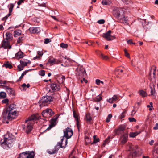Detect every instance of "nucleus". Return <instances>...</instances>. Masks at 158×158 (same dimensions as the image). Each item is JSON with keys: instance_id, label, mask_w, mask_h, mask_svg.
<instances>
[{"instance_id": "1", "label": "nucleus", "mask_w": 158, "mask_h": 158, "mask_svg": "<svg viewBox=\"0 0 158 158\" xmlns=\"http://www.w3.org/2000/svg\"><path fill=\"white\" fill-rule=\"evenodd\" d=\"M39 118V116L38 114H33L29 117L27 119L25 120V122L27 123L26 130V132L27 134L29 133L33 129V120H37Z\"/></svg>"}, {"instance_id": "2", "label": "nucleus", "mask_w": 158, "mask_h": 158, "mask_svg": "<svg viewBox=\"0 0 158 158\" xmlns=\"http://www.w3.org/2000/svg\"><path fill=\"white\" fill-rule=\"evenodd\" d=\"M0 143L2 147L4 149H8L12 147L13 140L9 136V134L7 133L4 135L3 141L2 142H1Z\"/></svg>"}, {"instance_id": "3", "label": "nucleus", "mask_w": 158, "mask_h": 158, "mask_svg": "<svg viewBox=\"0 0 158 158\" xmlns=\"http://www.w3.org/2000/svg\"><path fill=\"white\" fill-rule=\"evenodd\" d=\"M63 138H62L61 140V142H58L57 144L55 146L53 149L51 150H48L47 151V152L49 154L52 155L56 153L59 150L60 148H64L65 145H63Z\"/></svg>"}, {"instance_id": "4", "label": "nucleus", "mask_w": 158, "mask_h": 158, "mask_svg": "<svg viewBox=\"0 0 158 158\" xmlns=\"http://www.w3.org/2000/svg\"><path fill=\"white\" fill-rule=\"evenodd\" d=\"M52 100V99L51 97L49 96H44L42 97L41 100L39 101V105L42 107L47 106Z\"/></svg>"}, {"instance_id": "5", "label": "nucleus", "mask_w": 158, "mask_h": 158, "mask_svg": "<svg viewBox=\"0 0 158 158\" xmlns=\"http://www.w3.org/2000/svg\"><path fill=\"white\" fill-rule=\"evenodd\" d=\"M34 156L33 151H26L20 154L17 158H34Z\"/></svg>"}, {"instance_id": "6", "label": "nucleus", "mask_w": 158, "mask_h": 158, "mask_svg": "<svg viewBox=\"0 0 158 158\" xmlns=\"http://www.w3.org/2000/svg\"><path fill=\"white\" fill-rule=\"evenodd\" d=\"M64 135L63 138V140H64V137L66 138L65 140V144L64 145H65V147L67 143V139L70 138L73 135V132L72 130L70 128L67 127L66 128V130L64 131Z\"/></svg>"}, {"instance_id": "7", "label": "nucleus", "mask_w": 158, "mask_h": 158, "mask_svg": "<svg viewBox=\"0 0 158 158\" xmlns=\"http://www.w3.org/2000/svg\"><path fill=\"white\" fill-rule=\"evenodd\" d=\"M76 70V74L79 77H83L86 74L85 69L82 66H78Z\"/></svg>"}, {"instance_id": "8", "label": "nucleus", "mask_w": 158, "mask_h": 158, "mask_svg": "<svg viewBox=\"0 0 158 158\" xmlns=\"http://www.w3.org/2000/svg\"><path fill=\"white\" fill-rule=\"evenodd\" d=\"M113 15L115 18L119 19L120 16L121 14L123 13V9L121 8H114L113 10Z\"/></svg>"}, {"instance_id": "9", "label": "nucleus", "mask_w": 158, "mask_h": 158, "mask_svg": "<svg viewBox=\"0 0 158 158\" xmlns=\"http://www.w3.org/2000/svg\"><path fill=\"white\" fill-rule=\"evenodd\" d=\"M42 114L43 117L47 118L52 116L54 114V113L51 109L47 108L42 112Z\"/></svg>"}, {"instance_id": "10", "label": "nucleus", "mask_w": 158, "mask_h": 158, "mask_svg": "<svg viewBox=\"0 0 158 158\" xmlns=\"http://www.w3.org/2000/svg\"><path fill=\"white\" fill-rule=\"evenodd\" d=\"M11 45H10V41L3 40L0 45V48H3L4 49H10Z\"/></svg>"}, {"instance_id": "11", "label": "nucleus", "mask_w": 158, "mask_h": 158, "mask_svg": "<svg viewBox=\"0 0 158 158\" xmlns=\"http://www.w3.org/2000/svg\"><path fill=\"white\" fill-rule=\"evenodd\" d=\"M59 116V115L57 114L51 120L50 124L49 125V127L46 129V130H50L52 128L56 125V120L58 118Z\"/></svg>"}, {"instance_id": "12", "label": "nucleus", "mask_w": 158, "mask_h": 158, "mask_svg": "<svg viewBox=\"0 0 158 158\" xmlns=\"http://www.w3.org/2000/svg\"><path fill=\"white\" fill-rule=\"evenodd\" d=\"M111 33V31L110 30H109L104 34L103 37L108 41L113 40L115 39V37L114 36L111 35H110Z\"/></svg>"}, {"instance_id": "13", "label": "nucleus", "mask_w": 158, "mask_h": 158, "mask_svg": "<svg viewBox=\"0 0 158 158\" xmlns=\"http://www.w3.org/2000/svg\"><path fill=\"white\" fill-rule=\"evenodd\" d=\"M3 88L6 90L8 94L10 96H15V91L12 88L9 87L7 86H4Z\"/></svg>"}, {"instance_id": "14", "label": "nucleus", "mask_w": 158, "mask_h": 158, "mask_svg": "<svg viewBox=\"0 0 158 158\" xmlns=\"http://www.w3.org/2000/svg\"><path fill=\"white\" fill-rule=\"evenodd\" d=\"M9 112L6 110L4 111L2 113V117L3 118V123H8L9 122L8 120V113Z\"/></svg>"}, {"instance_id": "15", "label": "nucleus", "mask_w": 158, "mask_h": 158, "mask_svg": "<svg viewBox=\"0 0 158 158\" xmlns=\"http://www.w3.org/2000/svg\"><path fill=\"white\" fill-rule=\"evenodd\" d=\"M30 33H38L40 31V30L39 27H31L29 29Z\"/></svg>"}, {"instance_id": "16", "label": "nucleus", "mask_w": 158, "mask_h": 158, "mask_svg": "<svg viewBox=\"0 0 158 158\" xmlns=\"http://www.w3.org/2000/svg\"><path fill=\"white\" fill-rule=\"evenodd\" d=\"M16 114V112L15 111H14L12 112H9L8 113V120H11L14 119L15 117V115Z\"/></svg>"}, {"instance_id": "17", "label": "nucleus", "mask_w": 158, "mask_h": 158, "mask_svg": "<svg viewBox=\"0 0 158 158\" xmlns=\"http://www.w3.org/2000/svg\"><path fill=\"white\" fill-rule=\"evenodd\" d=\"M6 38L3 40L10 41L12 40L13 36L12 34L9 32H7L5 35Z\"/></svg>"}, {"instance_id": "18", "label": "nucleus", "mask_w": 158, "mask_h": 158, "mask_svg": "<svg viewBox=\"0 0 158 158\" xmlns=\"http://www.w3.org/2000/svg\"><path fill=\"white\" fill-rule=\"evenodd\" d=\"M50 87L52 89V91L53 92L55 91L58 90L60 89V87L58 85L55 84H52L50 85Z\"/></svg>"}, {"instance_id": "19", "label": "nucleus", "mask_w": 158, "mask_h": 158, "mask_svg": "<svg viewBox=\"0 0 158 158\" xmlns=\"http://www.w3.org/2000/svg\"><path fill=\"white\" fill-rule=\"evenodd\" d=\"M118 98L116 95H114L111 98H110L107 100L108 102L110 103H112L114 102H116L118 99Z\"/></svg>"}, {"instance_id": "20", "label": "nucleus", "mask_w": 158, "mask_h": 158, "mask_svg": "<svg viewBox=\"0 0 158 158\" xmlns=\"http://www.w3.org/2000/svg\"><path fill=\"white\" fill-rule=\"evenodd\" d=\"M20 63L22 65L25 66H27L28 64L30 63L31 62L27 59H23L20 60Z\"/></svg>"}, {"instance_id": "21", "label": "nucleus", "mask_w": 158, "mask_h": 158, "mask_svg": "<svg viewBox=\"0 0 158 158\" xmlns=\"http://www.w3.org/2000/svg\"><path fill=\"white\" fill-rule=\"evenodd\" d=\"M16 108V106L14 104H12L10 105L6 109V110L9 112H12Z\"/></svg>"}, {"instance_id": "22", "label": "nucleus", "mask_w": 158, "mask_h": 158, "mask_svg": "<svg viewBox=\"0 0 158 158\" xmlns=\"http://www.w3.org/2000/svg\"><path fill=\"white\" fill-rule=\"evenodd\" d=\"M60 63V61H59V62H57L56 61L55 59L52 57H50L48 60V63L47 64H53L58 63Z\"/></svg>"}, {"instance_id": "23", "label": "nucleus", "mask_w": 158, "mask_h": 158, "mask_svg": "<svg viewBox=\"0 0 158 158\" xmlns=\"http://www.w3.org/2000/svg\"><path fill=\"white\" fill-rule=\"evenodd\" d=\"M128 135L126 134L122 136V140L121 141V143L122 144H124L127 140Z\"/></svg>"}, {"instance_id": "24", "label": "nucleus", "mask_w": 158, "mask_h": 158, "mask_svg": "<svg viewBox=\"0 0 158 158\" xmlns=\"http://www.w3.org/2000/svg\"><path fill=\"white\" fill-rule=\"evenodd\" d=\"M141 132V131L138 132H130L129 134V136L130 137H135V136L138 135Z\"/></svg>"}, {"instance_id": "25", "label": "nucleus", "mask_w": 158, "mask_h": 158, "mask_svg": "<svg viewBox=\"0 0 158 158\" xmlns=\"http://www.w3.org/2000/svg\"><path fill=\"white\" fill-rule=\"evenodd\" d=\"M23 57V53L21 51H19L15 54V57L17 59L22 58Z\"/></svg>"}, {"instance_id": "26", "label": "nucleus", "mask_w": 158, "mask_h": 158, "mask_svg": "<svg viewBox=\"0 0 158 158\" xmlns=\"http://www.w3.org/2000/svg\"><path fill=\"white\" fill-rule=\"evenodd\" d=\"M125 126L123 125L120 126L119 128L116 130V134H118V132L123 131L125 128Z\"/></svg>"}, {"instance_id": "27", "label": "nucleus", "mask_w": 158, "mask_h": 158, "mask_svg": "<svg viewBox=\"0 0 158 158\" xmlns=\"http://www.w3.org/2000/svg\"><path fill=\"white\" fill-rule=\"evenodd\" d=\"M21 31L19 30L15 31L14 32V36L15 37H17L21 35Z\"/></svg>"}, {"instance_id": "28", "label": "nucleus", "mask_w": 158, "mask_h": 158, "mask_svg": "<svg viewBox=\"0 0 158 158\" xmlns=\"http://www.w3.org/2000/svg\"><path fill=\"white\" fill-rule=\"evenodd\" d=\"M115 73L116 74H118V77L122 76L123 74V70L118 69H117L115 70Z\"/></svg>"}, {"instance_id": "29", "label": "nucleus", "mask_w": 158, "mask_h": 158, "mask_svg": "<svg viewBox=\"0 0 158 158\" xmlns=\"http://www.w3.org/2000/svg\"><path fill=\"white\" fill-rule=\"evenodd\" d=\"M86 119L87 121L88 122L90 123H91V122L92 120V118L89 113H87L86 114Z\"/></svg>"}, {"instance_id": "30", "label": "nucleus", "mask_w": 158, "mask_h": 158, "mask_svg": "<svg viewBox=\"0 0 158 158\" xmlns=\"http://www.w3.org/2000/svg\"><path fill=\"white\" fill-rule=\"evenodd\" d=\"M139 93L140 95L143 97H145L147 96V94L146 92L142 90H140Z\"/></svg>"}, {"instance_id": "31", "label": "nucleus", "mask_w": 158, "mask_h": 158, "mask_svg": "<svg viewBox=\"0 0 158 158\" xmlns=\"http://www.w3.org/2000/svg\"><path fill=\"white\" fill-rule=\"evenodd\" d=\"M93 139L94 140L93 142L91 143V144H95L97 142H99V139L98 138H96V135H94L93 136Z\"/></svg>"}, {"instance_id": "32", "label": "nucleus", "mask_w": 158, "mask_h": 158, "mask_svg": "<svg viewBox=\"0 0 158 158\" xmlns=\"http://www.w3.org/2000/svg\"><path fill=\"white\" fill-rule=\"evenodd\" d=\"M6 96V93L4 92H1L0 93V98H5Z\"/></svg>"}, {"instance_id": "33", "label": "nucleus", "mask_w": 158, "mask_h": 158, "mask_svg": "<svg viewBox=\"0 0 158 158\" xmlns=\"http://www.w3.org/2000/svg\"><path fill=\"white\" fill-rule=\"evenodd\" d=\"M3 66H5L6 68H8L9 69H11L12 67V65L8 63H6V64H4L3 65Z\"/></svg>"}, {"instance_id": "34", "label": "nucleus", "mask_w": 158, "mask_h": 158, "mask_svg": "<svg viewBox=\"0 0 158 158\" xmlns=\"http://www.w3.org/2000/svg\"><path fill=\"white\" fill-rule=\"evenodd\" d=\"M151 89V94L149 95H154V94L155 93V91L154 89V85H153V88L150 86Z\"/></svg>"}, {"instance_id": "35", "label": "nucleus", "mask_w": 158, "mask_h": 158, "mask_svg": "<svg viewBox=\"0 0 158 158\" xmlns=\"http://www.w3.org/2000/svg\"><path fill=\"white\" fill-rule=\"evenodd\" d=\"M14 6V4L13 3H11L9 5V11L10 13L12 12Z\"/></svg>"}, {"instance_id": "36", "label": "nucleus", "mask_w": 158, "mask_h": 158, "mask_svg": "<svg viewBox=\"0 0 158 158\" xmlns=\"http://www.w3.org/2000/svg\"><path fill=\"white\" fill-rule=\"evenodd\" d=\"M24 39V36L23 35V36H21L19 37L18 38V40H17V43L18 44H19Z\"/></svg>"}, {"instance_id": "37", "label": "nucleus", "mask_w": 158, "mask_h": 158, "mask_svg": "<svg viewBox=\"0 0 158 158\" xmlns=\"http://www.w3.org/2000/svg\"><path fill=\"white\" fill-rule=\"evenodd\" d=\"M21 86L23 88V90H26L25 88L26 87L27 88H29L30 86V85L29 84L26 85L25 83H24Z\"/></svg>"}, {"instance_id": "38", "label": "nucleus", "mask_w": 158, "mask_h": 158, "mask_svg": "<svg viewBox=\"0 0 158 158\" xmlns=\"http://www.w3.org/2000/svg\"><path fill=\"white\" fill-rule=\"evenodd\" d=\"M101 94H100L94 100L96 102H99L101 101L102 99V97L101 95Z\"/></svg>"}, {"instance_id": "39", "label": "nucleus", "mask_w": 158, "mask_h": 158, "mask_svg": "<svg viewBox=\"0 0 158 158\" xmlns=\"http://www.w3.org/2000/svg\"><path fill=\"white\" fill-rule=\"evenodd\" d=\"M85 143L86 145L90 143H91V139L88 137H85Z\"/></svg>"}, {"instance_id": "40", "label": "nucleus", "mask_w": 158, "mask_h": 158, "mask_svg": "<svg viewBox=\"0 0 158 158\" xmlns=\"http://www.w3.org/2000/svg\"><path fill=\"white\" fill-rule=\"evenodd\" d=\"M112 116L111 114H109L108 115V116L106 119V123L109 122L110 121L111 118L112 117Z\"/></svg>"}, {"instance_id": "41", "label": "nucleus", "mask_w": 158, "mask_h": 158, "mask_svg": "<svg viewBox=\"0 0 158 158\" xmlns=\"http://www.w3.org/2000/svg\"><path fill=\"white\" fill-rule=\"evenodd\" d=\"M73 117L75 118V120H77L78 118V116L74 110H73Z\"/></svg>"}, {"instance_id": "42", "label": "nucleus", "mask_w": 158, "mask_h": 158, "mask_svg": "<svg viewBox=\"0 0 158 158\" xmlns=\"http://www.w3.org/2000/svg\"><path fill=\"white\" fill-rule=\"evenodd\" d=\"M68 44H64V43H62L60 44V46L64 48H67L68 47Z\"/></svg>"}, {"instance_id": "43", "label": "nucleus", "mask_w": 158, "mask_h": 158, "mask_svg": "<svg viewBox=\"0 0 158 158\" xmlns=\"http://www.w3.org/2000/svg\"><path fill=\"white\" fill-rule=\"evenodd\" d=\"M39 74L42 76H44L45 74V71L44 70H41L39 71Z\"/></svg>"}, {"instance_id": "44", "label": "nucleus", "mask_w": 158, "mask_h": 158, "mask_svg": "<svg viewBox=\"0 0 158 158\" xmlns=\"http://www.w3.org/2000/svg\"><path fill=\"white\" fill-rule=\"evenodd\" d=\"M7 81H6L0 80V86H2L4 87V85L2 84H6Z\"/></svg>"}, {"instance_id": "45", "label": "nucleus", "mask_w": 158, "mask_h": 158, "mask_svg": "<svg viewBox=\"0 0 158 158\" xmlns=\"http://www.w3.org/2000/svg\"><path fill=\"white\" fill-rule=\"evenodd\" d=\"M24 66H23L21 64V65H19L18 66V68L19 69V71H21L23 69Z\"/></svg>"}, {"instance_id": "46", "label": "nucleus", "mask_w": 158, "mask_h": 158, "mask_svg": "<svg viewBox=\"0 0 158 158\" xmlns=\"http://www.w3.org/2000/svg\"><path fill=\"white\" fill-rule=\"evenodd\" d=\"M126 113V112L125 111H124L120 115V118L122 119L125 117Z\"/></svg>"}, {"instance_id": "47", "label": "nucleus", "mask_w": 158, "mask_h": 158, "mask_svg": "<svg viewBox=\"0 0 158 158\" xmlns=\"http://www.w3.org/2000/svg\"><path fill=\"white\" fill-rule=\"evenodd\" d=\"M101 56L102 58L105 60H107L108 59V57L106 56H104L102 54H101Z\"/></svg>"}, {"instance_id": "48", "label": "nucleus", "mask_w": 158, "mask_h": 158, "mask_svg": "<svg viewBox=\"0 0 158 158\" xmlns=\"http://www.w3.org/2000/svg\"><path fill=\"white\" fill-rule=\"evenodd\" d=\"M131 154L132 156L133 157H136L137 156V153L136 152V151H135V152H134L131 153Z\"/></svg>"}, {"instance_id": "49", "label": "nucleus", "mask_w": 158, "mask_h": 158, "mask_svg": "<svg viewBox=\"0 0 158 158\" xmlns=\"http://www.w3.org/2000/svg\"><path fill=\"white\" fill-rule=\"evenodd\" d=\"M128 119L130 122H136V120L134 118H129Z\"/></svg>"}, {"instance_id": "50", "label": "nucleus", "mask_w": 158, "mask_h": 158, "mask_svg": "<svg viewBox=\"0 0 158 158\" xmlns=\"http://www.w3.org/2000/svg\"><path fill=\"white\" fill-rule=\"evenodd\" d=\"M105 21L103 19H100L98 21V23L100 24H102L105 23Z\"/></svg>"}, {"instance_id": "51", "label": "nucleus", "mask_w": 158, "mask_h": 158, "mask_svg": "<svg viewBox=\"0 0 158 158\" xmlns=\"http://www.w3.org/2000/svg\"><path fill=\"white\" fill-rule=\"evenodd\" d=\"M124 52L125 54V56L129 58L130 57V55L127 52L126 49H124Z\"/></svg>"}, {"instance_id": "52", "label": "nucleus", "mask_w": 158, "mask_h": 158, "mask_svg": "<svg viewBox=\"0 0 158 158\" xmlns=\"http://www.w3.org/2000/svg\"><path fill=\"white\" fill-rule=\"evenodd\" d=\"M8 99L6 98L2 101V103L8 104Z\"/></svg>"}, {"instance_id": "53", "label": "nucleus", "mask_w": 158, "mask_h": 158, "mask_svg": "<svg viewBox=\"0 0 158 158\" xmlns=\"http://www.w3.org/2000/svg\"><path fill=\"white\" fill-rule=\"evenodd\" d=\"M156 67L153 69V78L156 80Z\"/></svg>"}, {"instance_id": "54", "label": "nucleus", "mask_w": 158, "mask_h": 158, "mask_svg": "<svg viewBox=\"0 0 158 158\" xmlns=\"http://www.w3.org/2000/svg\"><path fill=\"white\" fill-rule=\"evenodd\" d=\"M50 41H51V40L50 39H48V38H47V39H45V41H44V43L45 44H47L49 43Z\"/></svg>"}, {"instance_id": "55", "label": "nucleus", "mask_w": 158, "mask_h": 158, "mask_svg": "<svg viewBox=\"0 0 158 158\" xmlns=\"http://www.w3.org/2000/svg\"><path fill=\"white\" fill-rule=\"evenodd\" d=\"M102 3L103 5H106L108 4V2L105 0H104L102 1Z\"/></svg>"}, {"instance_id": "56", "label": "nucleus", "mask_w": 158, "mask_h": 158, "mask_svg": "<svg viewBox=\"0 0 158 158\" xmlns=\"http://www.w3.org/2000/svg\"><path fill=\"white\" fill-rule=\"evenodd\" d=\"M122 1L126 3L127 4H128L130 2V0H122Z\"/></svg>"}, {"instance_id": "57", "label": "nucleus", "mask_w": 158, "mask_h": 158, "mask_svg": "<svg viewBox=\"0 0 158 158\" xmlns=\"http://www.w3.org/2000/svg\"><path fill=\"white\" fill-rule=\"evenodd\" d=\"M95 82L96 84L99 85L100 84L101 81L99 79H96L95 81Z\"/></svg>"}, {"instance_id": "58", "label": "nucleus", "mask_w": 158, "mask_h": 158, "mask_svg": "<svg viewBox=\"0 0 158 158\" xmlns=\"http://www.w3.org/2000/svg\"><path fill=\"white\" fill-rule=\"evenodd\" d=\"M24 0H19L17 2V4L18 5H20L21 4L22 2H24Z\"/></svg>"}, {"instance_id": "59", "label": "nucleus", "mask_w": 158, "mask_h": 158, "mask_svg": "<svg viewBox=\"0 0 158 158\" xmlns=\"http://www.w3.org/2000/svg\"><path fill=\"white\" fill-rule=\"evenodd\" d=\"M153 129L155 130L158 129V123L156 124L155 126L153 127Z\"/></svg>"}, {"instance_id": "60", "label": "nucleus", "mask_w": 158, "mask_h": 158, "mask_svg": "<svg viewBox=\"0 0 158 158\" xmlns=\"http://www.w3.org/2000/svg\"><path fill=\"white\" fill-rule=\"evenodd\" d=\"M37 54L40 56H41L43 54V53L42 51H38L37 52Z\"/></svg>"}, {"instance_id": "61", "label": "nucleus", "mask_w": 158, "mask_h": 158, "mask_svg": "<svg viewBox=\"0 0 158 158\" xmlns=\"http://www.w3.org/2000/svg\"><path fill=\"white\" fill-rule=\"evenodd\" d=\"M110 137H108L105 140V141L107 143H108L110 141Z\"/></svg>"}, {"instance_id": "62", "label": "nucleus", "mask_w": 158, "mask_h": 158, "mask_svg": "<svg viewBox=\"0 0 158 158\" xmlns=\"http://www.w3.org/2000/svg\"><path fill=\"white\" fill-rule=\"evenodd\" d=\"M122 21L123 23H126L127 22V20L126 17L124 16L122 19Z\"/></svg>"}, {"instance_id": "63", "label": "nucleus", "mask_w": 158, "mask_h": 158, "mask_svg": "<svg viewBox=\"0 0 158 158\" xmlns=\"http://www.w3.org/2000/svg\"><path fill=\"white\" fill-rule=\"evenodd\" d=\"M50 86L48 87V86H47L46 88V90L48 92H52L51 90L50 89Z\"/></svg>"}, {"instance_id": "64", "label": "nucleus", "mask_w": 158, "mask_h": 158, "mask_svg": "<svg viewBox=\"0 0 158 158\" xmlns=\"http://www.w3.org/2000/svg\"><path fill=\"white\" fill-rule=\"evenodd\" d=\"M127 42L128 44H132L133 43V42L132 41V40H128L127 41Z\"/></svg>"}]
</instances>
